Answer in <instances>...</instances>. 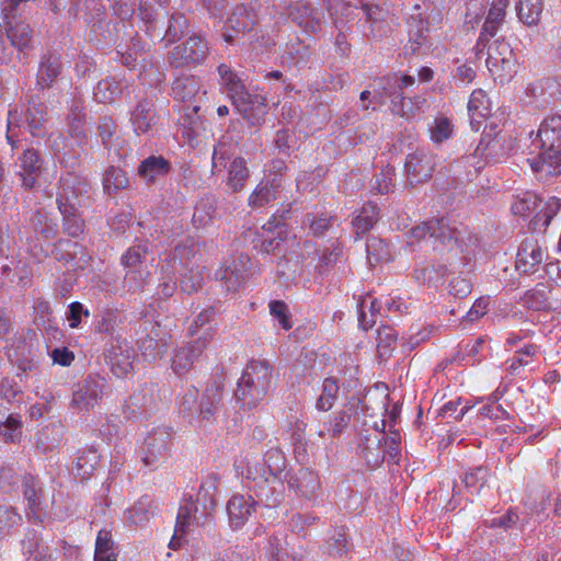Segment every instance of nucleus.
<instances>
[{
	"label": "nucleus",
	"instance_id": "obj_1",
	"mask_svg": "<svg viewBox=\"0 0 561 561\" xmlns=\"http://www.w3.org/2000/svg\"><path fill=\"white\" fill-rule=\"evenodd\" d=\"M220 89L231 100L232 105L252 126H261L265 122L267 104L265 96L250 93L243 79L227 64L217 67Z\"/></svg>",
	"mask_w": 561,
	"mask_h": 561
},
{
	"label": "nucleus",
	"instance_id": "obj_2",
	"mask_svg": "<svg viewBox=\"0 0 561 561\" xmlns=\"http://www.w3.org/2000/svg\"><path fill=\"white\" fill-rule=\"evenodd\" d=\"M286 462V457L280 449L271 448L265 453L263 462L249 463L247 467L245 478L251 481L250 491L267 507H275L282 502V492H277L271 485V479L283 483L282 474Z\"/></svg>",
	"mask_w": 561,
	"mask_h": 561
},
{
	"label": "nucleus",
	"instance_id": "obj_3",
	"mask_svg": "<svg viewBox=\"0 0 561 561\" xmlns=\"http://www.w3.org/2000/svg\"><path fill=\"white\" fill-rule=\"evenodd\" d=\"M533 145L540 151L533 158H527L535 173L546 175L561 174V116L546 117L537 131Z\"/></svg>",
	"mask_w": 561,
	"mask_h": 561
},
{
	"label": "nucleus",
	"instance_id": "obj_4",
	"mask_svg": "<svg viewBox=\"0 0 561 561\" xmlns=\"http://www.w3.org/2000/svg\"><path fill=\"white\" fill-rule=\"evenodd\" d=\"M273 368L265 360H251L244 368L234 391L242 409H255L271 388Z\"/></svg>",
	"mask_w": 561,
	"mask_h": 561
},
{
	"label": "nucleus",
	"instance_id": "obj_5",
	"mask_svg": "<svg viewBox=\"0 0 561 561\" xmlns=\"http://www.w3.org/2000/svg\"><path fill=\"white\" fill-rule=\"evenodd\" d=\"M26 103L22 108L10 110L8 113L7 139L14 148V135L12 128H25L34 137H43L48 123V107L44 98L38 93H30L25 96Z\"/></svg>",
	"mask_w": 561,
	"mask_h": 561
},
{
	"label": "nucleus",
	"instance_id": "obj_6",
	"mask_svg": "<svg viewBox=\"0 0 561 561\" xmlns=\"http://www.w3.org/2000/svg\"><path fill=\"white\" fill-rule=\"evenodd\" d=\"M409 233L415 240H422L430 236L449 250L459 249L461 253H468L469 248L477 244L476 237L469 234L465 241L463 232L457 227L450 226L444 217L424 221L413 227Z\"/></svg>",
	"mask_w": 561,
	"mask_h": 561
},
{
	"label": "nucleus",
	"instance_id": "obj_7",
	"mask_svg": "<svg viewBox=\"0 0 561 561\" xmlns=\"http://www.w3.org/2000/svg\"><path fill=\"white\" fill-rule=\"evenodd\" d=\"M216 500L203 488L199 489L195 502L185 501L180 505L174 535L170 541V547L176 549L180 546V539L186 534L191 523L203 525L211 512L215 510Z\"/></svg>",
	"mask_w": 561,
	"mask_h": 561
},
{
	"label": "nucleus",
	"instance_id": "obj_8",
	"mask_svg": "<svg viewBox=\"0 0 561 561\" xmlns=\"http://www.w3.org/2000/svg\"><path fill=\"white\" fill-rule=\"evenodd\" d=\"M136 336L138 348L145 360L156 362L167 353L170 336L153 319L145 317L140 320L136 329Z\"/></svg>",
	"mask_w": 561,
	"mask_h": 561
},
{
	"label": "nucleus",
	"instance_id": "obj_9",
	"mask_svg": "<svg viewBox=\"0 0 561 561\" xmlns=\"http://www.w3.org/2000/svg\"><path fill=\"white\" fill-rule=\"evenodd\" d=\"M209 55V44L201 34H193L168 54V64L174 69L195 68L204 64Z\"/></svg>",
	"mask_w": 561,
	"mask_h": 561
},
{
	"label": "nucleus",
	"instance_id": "obj_10",
	"mask_svg": "<svg viewBox=\"0 0 561 561\" xmlns=\"http://www.w3.org/2000/svg\"><path fill=\"white\" fill-rule=\"evenodd\" d=\"M211 340V329L207 328L196 339L178 346L173 352L171 360V368L174 374L178 376L188 374L194 368V365L201 360Z\"/></svg>",
	"mask_w": 561,
	"mask_h": 561
},
{
	"label": "nucleus",
	"instance_id": "obj_11",
	"mask_svg": "<svg viewBox=\"0 0 561 561\" xmlns=\"http://www.w3.org/2000/svg\"><path fill=\"white\" fill-rule=\"evenodd\" d=\"M108 389L110 386L104 377L90 375L77 385L71 405L80 411H89L100 403Z\"/></svg>",
	"mask_w": 561,
	"mask_h": 561
},
{
	"label": "nucleus",
	"instance_id": "obj_12",
	"mask_svg": "<svg viewBox=\"0 0 561 561\" xmlns=\"http://www.w3.org/2000/svg\"><path fill=\"white\" fill-rule=\"evenodd\" d=\"M251 259L247 254H239L227 262L216 272V278L227 293L238 291L250 276Z\"/></svg>",
	"mask_w": 561,
	"mask_h": 561
},
{
	"label": "nucleus",
	"instance_id": "obj_13",
	"mask_svg": "<svg viewBox=\"0 0 561 561\" xmlns=\"http://www.w3.org/2000/svg\"><path fill=\"white\" fill-rule=\"evenodd\" d=\"M171 434L167 428L153 430L141 447V460L145 466L156 468L170 455Z\"/></svg>",
	"mask_w": 561,
	"mask_h": 561
},
{
	"label": "nucleus",
	"instance_id": "obj_14",
	"mask_svg": "<svg viewBox=\"0 0 561 561\" xmlns=\"http://www.w3.org/2000/svg\"><path fill=\"white\" fill-rule=\"evenodd\" d=\"M284 482L296 495L309 501L316 500L321 489L318 473L305 467L296 471H287L284 474Z\"/></svg>",
	"mask_w": 561,
	"mask_h": 561
},
{
	"label": "nucleus",
	"instance_id": "obj_15",
	"mask_svg": "<svg viewBox=\"0 0 561 561\" xmlns=\"http://www.w3.org/2000/svg\"><path fill=\"white\" fill-rule=\"evenodd\" d=\"M515 148L513 138L506 133L483 131L477 151L486 160L500 162L505 159Z\"/></svg>",
	"mask_w": 561,
	"mask_h": 561
},
{
	"label": "nucleus",
	"instance_id": "obj_16",
	"mask_svg": "<svg viewBox=\"0 0 561 561\" xmlns=\"http://www.w3.org/2000/svg\"><path fill=\"white\" fill-rule=\"evenodd\" d=\"M89 192V184L77 178L62 179L57 193V207L60 213L79 211L84 205V195Z\"/></svg>",
	"mask_w": 561,
	"mask_h": 561
},
{
	"label": "nucleus",
	"instance_id": "obj_17",
	"mask_svg": "<svg viewBox=\"0 0 561 561\" xmlns=\"http://www.w3.org/2000/svg\"><path fill=\"white\" fill-rule=\"evenodd\" d=\"M435 156L430 152L417 150L408 154L404 163L408 184L413 187L427 182L435 170Z\"/></svg>",
	"mask_w": 561,
	"mask_h": 561
},
{
	"label": "nucleus",
	"instance_id": "obj_18",
	"mask_svg": "<svg viewBox=\"0 0 561 561\" xmlns=\"http://www.w3.org/2000/svg\"><path fill=\"white\" fill-rule=\"evenodd\" d=\"M543 249L538 238L534 234L523 239L516 254L515 267L519 274L533 275L543 261Z\"/></svg>",
	"mask_w": 561,
	"mask_h": 561
},
{
	"label": "nucleus",
	"instance_id": "obj_19",
	"mask_svg": "<svg viewBox=\"0 0 561 561\" xmlns=\"http://www.w3.org/2000/svg\"><path fill=\"white\" fill-rule=\"evenodd\" d=\"M224 385L217 379L210 380L198 400L196 422H214L222 405Z\"/></svg>",
	"mask_w": 561,
	"mask_h": 561
},
{
	"label": "nucleus",
	"instance_id": "obj_20",
	"mask_svg": "<svg viewBox=\"0 0 561 561\" xmlns=\"http://www.w3.org/2000/svg\"><path fill=\"white\" fill-rule=\"evenodd\" d=\"M33 268L26 259L16 257L0 267V287L25 289L32 283Z\"/></svg>",
	"mask_w": 561,
	"mask_h": 561
},
{
	"label": "nucleus",
	"instance_id": "obj_21",
	"mask_svg": "<svg viewBox=\"0 0 561 561\" xmlns=\"http://www.w3.org/2000/svg\"><path fill=\"white\" fill-rule=\"evenodd\" d=\"M106 358L113 374L117 377H125L133 370L135 351L126 340L116 339L115 342H110V347L106 348Z\"/></svg>",
	"mask_w": 561,
	"mask_h": 561
},
{
	"label": "nucleus",
	"instance_id": "obj_22",
	"mask_svg": "<svg viewBox=\"0 0 561 561\" xmlns=\"http://www.w3.org/2000/svg\"><path fill=\"white\" fill-rule=\"evenodd\" d=\"M64 66L56 51H47L41 56L36 72L35 90L43 92L54 87L62 75Z\"/></svg>",
	"mask_w": 561,
	"mask_h": 561
},
{
	"label": "nucleus",
	"instance_id": "obj_23",
	"mask_svg": "<svg viewBox=\"0 0 561 561\" xmlns=\"http://www.w3.org/2000/svg\"><path fill=\"white\" fill-rule=\"evenodd\" d=\"M288 18L307 33L321 30L324 14L308 2L297 1L287 9Z\"/></svg>",
	"mask_w": 561,
	"mask_h": 561
},
{
	"label": "nucleus",
	"instance_id": "obj_24",
	"mask_svg": "<svg viewBox=\"0 0 561 561\" xmlns=\"http://www.w3.org/2000/svg\"><path fill=\"white\" fill-rule=\"evenodd\" d=\"M49 254L57 261L71 263L73 270H83L91 261V255L83 245L68 239L57 240Z\"/></svg>",
	"mask_w": 561,
	"mask_h": 561
},
{
	"label": "nucleus",
	"instance_id": "obj_25",
	"mask_svg": "<svg viewBox=\"0 0 561 561\" xmlns=\"http://www.w3.org/2000/svg\"><path fill=\"white\" fill-rule=\"evenodd\" d=\"M18 175L23 188L32 191L38 185V178L43 172V159L39 152L33 148L23 151L19 159Z\"/></svg>",
	"mask_w": 561,
	"mask_h": 561
},
{
	"label": "nucleus",
	"instance_id": "obj_26",
	"mask_svg": "<svg viewBox=\"0 0 561 561\" xmlns=\"http://www.w3.org/2000/svg\"><path fill=\"white\" fill-rule=\"evenodd\" d=\"M129 114V122L136 135L148 134L158 123L153 101L147 96H141Z\"/></svg>",
	"mask_w": 561,
	"mask_h": 561
},
{
	"label": "nucleus",
	"instance_id": "obj_27",
	"mask_svg": "<svg viewBox=\"0 0 561 561\" xmlns=\"http://www.w3.org/2000/svg\"><path fill=\"white\" fill-rule=\"evenodd\" d=\"M259 503L263 502L254 500L253 495H232L226 506L230 527L233 530L243 527Z\"/></svg>",
	"mask_w": 561,
	"mask_h": 561
},
{
	"label": "nucleus",
	"instance_id": "obj_28",
	"mask_svg": "<svg viewBox=\"0 0 561 561\" xmlns=\"http://www.w3.org/2000/svg\"><path fill=\"white\" fill-rule=\"evenodd\" d=\"M5 37L10 46L19 51V56L26 57L32 49L33 32L30 25L24 22H7L3 24Z\"/></svg>",
	"mask_w": 561,
	"mask_h": 561
},
{
	"label": "nucleus",
	"instance_id": "obj_29",
	"mask_svg": "<svg viewBox=\"0 0 561 561\" xmlns=\"http://www.w3.org/2000/svg\"><path fill=\"white\" fill-rule=\"evenodd\" d=\"M124 321L125 316L122 311L116 308H104L94 316V332L104 334L111 342H115L116 339H121L116 333Z\"/></svg>",
	"mask_w": 561,
	"mask_h": 561
},
{
	"label": "nucleus",
	"instance_id": "obj_30",
	"mask_svg": "<svg viewBox=\"0 0 561 561\" xmlns=\"http://www.w3.org/2000/svg\"><path fill=\"white\" fill-rule=\"evenodd\" d=\"M87 8L95 13V15H92L91 19L88 20L95 39L98 42H104L105 44L113 42L115 36L111 27V22L106 20L105 7L95 0H91L88 2Z\"/></svg>",
	"mask_w": 561,
	"mask_h": 561
},
{
	"label": "nucleus",
	"instance_id": "obj_31",
	"mask_svg": "<svg viewBox=\"0 0 561 561\" xmlns=\"http://www.w3.org/2000/svg\"><path fill=\"white\" fill-rule=\"evenodd\" d=\"M23 494L27 502V516L30 519L41 520L43 511V489L41 481L32 474H26L22 481Z\"/></svg>",
	"mask_w": 561,
	"mask_h": 561
},
{
	"label": "nucleus",
	"instance_id": "obj_32",
	"mask_svg": "<svg viewBox=\"0 0 561 561\" xmlns=\"http://www.w3.org/2000/svg\"><path fill=\"white\" fill-rule=\"evenodd\" d=\"M153 387L145 386L135 391L124 404V413L127 417L146 416L154 402Z\"/></svg>",
	"mask_w": 561,
	"mask_h": 561
},
{
	"label": "nucleus",
	"instance_id": "obj_33",
	"mask_svg": "<svg viewBox=\"0 0 561 561\" xmlns=\"http://www.w3.org/2000/svg\"><path fill=\"white\" fill-rule=\"evenodd\" d=\"M172 169L171 162L162 156H149L138 165V175L147 183L153 184L165 178Z\"/></svg>",
	"mask_w": 561,
	"mask_h": 561
},
{
	"label": "nucleus",
	"instance_id": "obj_34",
	"mask_svg": "<svg viewBox=\"0 0 561 561\" xmlns=\"http://www.w3.org/2000/svg\"><path fill=\"white\" fill-rule=\"evenodd\" d=\"M256 24V13L253 8L243 3L237 4L226 20L228 31L245 34L253 31Z\"/></svg>",
	"mask_w": 561,
	"mask_h": 561
},
{
	"label": "nucleus",
	"instance_id": "obj_35",
	"mask_svg": "<svg viewBox=\"0 0 561 561\" xmlns=\"http://www.w3.org/2000/svg\"><path fill=\"white\" fill-rule=\"evenodd\" d=\"M282 187V179L279 175L274 174L268 176L266 181L259 183L256 188L249 197V206L251 208L263 207L277 198L279 188Z\"/></svg>",
	"mask_w": 561,
	"mask_h": 561
},
{
	"label": "nucleus",
	"instance_id": "obj_36",
	"mask_svg": "<svg viewBox=\"0 0 561 561\" xmlns=\"http://www.w3.org/2000/svg\"><path fill=\"white\" fill-rule=\"evenodd\" d=\"M415 13H412L408 19L409 44L405 45V54H415L422 46L428 32V23L423 19L422 13L419 12L420 7H415Z\"/></svg>",
	"mask_w": 561,
	"mask_h": 561
},
{
	"label": "nucleus",
	"instance_id": "obj_37",
	"mask_svg": "<svg viewBox=\"0 0 561 561\" xmlns=\"http://www.w3.org/2000/svg\"><path fill=\"white\" fill-rule=\"evenodd\" d=\"M28 222L34 232V237L49 241L55 239L58 234V225L43 209L35 210L31 215Z\"/></svg>",
	"mask_w": 561,
	"mask_h": 561
},
{
	"label": "nucleus",
	"instance_id": "obj_38",
	"mask_svg": "<svg viewBox=\"0 0 561 561\" xmlns=\"http://www.w3.org/2000/svg\"><path fill=\"white\" fill-rule=\"evenodd\" d=\"M156 508L153 499L145 494L130 508L126 510L125 518L130 525H144L154 515Z\"/></svg>",
	"mask_w": 561,
	"mask_h": 561
},
{
	"label": "nucleus",
	"instance_id": "obj_39",
	"mask_svg": "<svg viewBox=\"0 0 561 561\" xmlns=\"http://www.w3.org/2000/svg\"><path fill=\"white\" fill-rule=\"evenodd\" d=\"M327 9L332 18L333 25L337 30H344L348 22L358 16V8L351 2L336 1L331 3L328 1Z\"/></svg>",
	"mask_w": 561,
	"mask_h": 561
},
{
	"label": "nucleus",
	"instance_id": "obj_40",
	"mask_svg": "<svg viewBox=\"0 0 561 561\" xmlns=\"http://www.w3.org/2000/svg\"><path fill=\"white\" fill-rule=\"evenodd\" d=\"M126 87L127 84L115 78H105L98 82L93 91V96L99 103H112L119 98Z\"/></svg>",
	"mask_w": 561,
	"mask_h": 561
},
{
	"label": "nucleus",
	"instance_id": "obj_41",
	"mask_svg": "<svg viewBox=\"0 0 561 561\" xmlns=\"http://www.w3.org/2000/svg\"><path fill=\"white\" fill-rule=\"evenodd\" d=\"M485 62L491 76L502 84L508 82L517 71L515 56H510L505 59L496 58V60L486 58Z\"/></svg>",
	"mask_w": 561,
	"mask_h": 561
},
{
	"label": "nucleus",
	"instance_id": "obj_42",
	"mask_svg": "<svg viewBox=\"0 0 561 561\" xmlns=\"http://www.w3.org/2000/svg\"><path fill=\"white\" fill-rule=\"evenodd\" d=\"M61 442L60 426L50 424L43 427L35 435V447L41 454H48L56 449Z\"/></svg>",
	"mask_w": 561,
	"mask_h": 561
},
{
	"label": "nucleus",
	"instance_id": "obj_43",
	"mask_svg": "<svg viewBox=\"0 0 561 561\" xmlns=\"http://www.w3.org/2000/svg\"><path fill=\"white\" fill-rule=\"evenodd\" d=\"M250 176L249 169L247 168V162L243 158L237 157L232 160L229 167L227 186L233 193L241 192L245 182Z\"/></svg>",
	"mask_w": 561,
	"mask_h": 561
},
{
	"label": "nucleus",
	"instance_id": "obj_44",
	"mask_svg": "<svg viewBox=\"0 0 561 561\" xmlns=\"http://www.w3.org/2000/svg\"><path fill=\"white\" fill-rule=\"evenodd\" d=\"M362 10L366 15V21L370 23V33L373 37H381L387 33L389 26L385 22L387 11L377 4L364 3Z\"/></svg>",
	"mask_w": 561,
	"mask_h": 561
},
{
	"label": "nucleus",
	"instance_id": "obj_45",
	"mask_svg": "<svg viewBox=\"0 0 561 561\" xmlns=\"http://www.w3.org/2000/svg\"><path fill=\"white\" fill-rule=\"evenodd\" d=\"M149 254L148 241H137L130 245L122 255L121 264L125 268H142Z\"/></svg>",
	"mask_w": 561,
	"mask_h": 561
},
{
	"label": "nucleus",
	"instance_id": "obj_46",
	"mask_svg": "<svg viewBox=\"0 0 561 561\" xmlns=\"http://www.w3.org/2000/svg\"><path fill=\"white\" fill-rule=\"evenodd\" d=\"M379 219V208L374 203H366L359 214L353 219L352 225L357 236L369 231Z\"/></svg>",
	"mask_w": 561,
	"mask_h": 561
},
{
	"label": "nucleus",
	"instance_id": "obj_47",
	"mask_svg": "<svg viewBox=\"0 0 561 561\" xmlns=\"http://www.w3.org/2000/svg\"><path fill=\"white\" fill-rule=\"evenodd\" d=\"M350 422L351 414L348 411H337L330 416L328 422L323 423V427L317 434L321 438H324L327 435L336 438L348 427Z\"/></svg>",
	"mask_w": 561,
	"mask_h": 561
},
{
	"label": "nucleus",
	"instance_id": "obj_48",
	"mask_svg": "<svg viewBox=\"0 0 561 561\" xmlns=\"http://www.w3.org/2000/svg\"><path fill=\"white\" fill-rule=\"evenodd\" d=\"M190 21L184 13L173 12L169 18L168 27L162 37L167 45L176 43L188 33Z\"/></svg>",
	"mask_w": 561,
	"mask_h": 561
},
{
	"label": "nucleus",
	"instance_id": "obj_49",
	"mask_svg": "<svg viewBox=\"0 0 561 561\" xmlns=\"http://www.w3.org/2000/svg\"><path fill=\"white\" fill-rule=\"evenodd\" d=\"M94 561H117V552L110 530L101 529L98 533Z\"/></svg>",
	"mask_w": 561,
	"mask_h": 561
},
{
	"label": "nucleus",
	"instance_id": "obj_50",
	"mask_svg": "<svg viewBox=\"0 0 561 561\" xmlns=\"http://www.w3.org/2000/svg\"><path fill=\"white\" fill-rule=\"evenodd\" d=\"M22 546L23 552L28 554L26 561H51L49 548L39 542L34 531L26 535Z\"/></svg>",
	"mask_w": 561,
	"mask_h": 561
},
{
	"label": "nucleus",
	"instance_id": "obj_51",
	"mask_svg": "<svg viewBox=\"0 0 561 561\" xmlns=\"http://www.w3.org/2000/svg\"><path fill=\"white\" fill-rule=\"evenodd\" d=\"M340 391L339 380L334 377H328L322 382L321 394L317 399L316 409L327 412L334 405Z\"/></svg>",
	"mask_w": 561,
	"mask_h": 561
},
{
	"label": "nucleus",
	"instance_id": "obj_52",
	"mask_svg": "<svg viewBox=\"0 0 561 561\" xmlns=\"http://www.w3.org/2000/svg\"><path fill=\"white\" fill-rule=\"evenodd\" d=\"M103 191L108 196L115 195L119 190L128 186L126 173L116 167H108L103 175Z\"/></svg>",
	"mask_w": 561,
	"mask_h": 561
},
{
	"label": "nucleus",
	"instance_id": "obj_53",
	"mask_svg": "<svg viewBox=\"0 0 561 561\" xmlns=\"http://www.w3.org/2000/svg\"><path fill=\"white\" fill-rule=\"evenodd\" d=\"M367 261L370 265L391 260V251L388 243L375 236L366 241Z\"/></svg>",
	"mask_w": 561,
	"mask_h": 561
},
{
	"label": "nucleus",
	"instance_id": "obj_54",
	"mask_svg": "<svg viewBox=\"0 0 561 561\" xmlns=\"http://www.w3.org/2000/svg\"><path fill=\"white\" fill-rule=\"evenodd\" d=\"M36 0H3L1 3V24L7 22H24L27 3Z\"/></svg>",
	"mask_w": 561,
	"mask_h": 561
},
{
	"label": "nucleus",
	"instance_id": "obj_55",
	"mask_svg": "<svg viewBox=\"0 0 561 561\" xmlns=\"http://www.w3.org/2000/svg\"><path fill=\"white\" fill-rule=\"evenodd\" d=\"M519 20L527 25H536L541 16L542 0H519L516 5Z\"/></svg>",
	"mask_w": 561,
	"mask_h": 561
},
{
	"label": "nucleus",
	"instance_id": "obj_56",
	"mask_svg": "<svg viewBox=\"0 0 561 561\" xmlns=\"http://www.w3.org/2000/svg\"><path fill=\"white\" fill-rule=\"evenodd\" d=\"M414 78L408 75L398 77L397 75L385 76L379 79L378 85L381 90L380 96L387 98L389 95H393L399 91H402L404 88L412 85L414 83Z\"/></svg>",
	"mask_w": 561,
	"mask_h": 561
},
{
	"label": "nucleus",
	"instance_id": "obj_57",
	"mask_svg": "<svg viewBox=\"0 0 561 561\" xmlns=\"http://www.w3.org/2000/svg\"><path fill=\"white\" fill-rule=\"evenodd\" d=\"M0 436L7 444H20L23 437V422L21 416L9 414L4 424H0Z\"/></svg>",
	"mask_w": 561,
	"mask_h": 561
},
{
	"label": "nucleus",
	"instance_id": "obj_58",
	"mask_svg": "<svg viewBox=\"0 0 561 561\" xmlns=\"http://www.w3.org/2000/svg\"><path fill=\"white\" fill-rule=\"evenodd\" d=\"M550 290L543 284H538L537 287L527 290L522 302L533 310H545L549 307Z\"/></svg>",
	"mask_w": 561,
	"mask_h": 561
},
{
	"label": "nucleus",
	"instance_id": "obj_59",
	"mask_svg": "<svg viewBox=\"0 0 561 561\" xmlns=\"http://www.w3.org/2000/svg\"><path fill=\"white\" fill-rule=\"evenodd\" d=\"M22 374H16L13 377H4L0 381V397L8 403L20 401L23 389L21 383L23 382Z\"/></svg>",
	"mask_w": 561,
	"mask_h": 561
},
{
	"label": "nucleus",
	"instance_id": "obj_60",
	"mask_svg": "<svg viewBox=\"0 0 561 561\" xmlns=\"http://www.w3.org/2000/svg\"><path fill=\"white\" fill-rule=\"evenodd\" d=\"M199 392L194 386H191L183 394L179 404V412L190 422L196 421L198 411Z\"/></svg>",
	"mask_w": 561,
	"mask_h": 561
},
{
	"label": "nucleus",
	"instance_id": "obj_61",
	"mask_svg": "<svg viewBox=\"0 0 561 561\" xmlns=\"http://www.w3.org/2000/svg\"><path fill=\"white\" fill-rule=\"evenodd\" d=\"M328 553L334 558H342L350 551V543L347 540L346 529L344 527H336L327 542Z\"/></svg>",
	"mask_w": 561,
	"mask_h": 561
},
{
	"label": "nucleus",
	"instance_id": "obj_62",
	"mask_svg": "<svg viewBox=\"0 0 561 561\" xmlns=\"http://www.w3.org/2000/svg\"><path fill=\"white\" fill-rule=\"evenodd\" d=\"M343 255V248L341 242L334 240L331 244L324 248L319 257L317 268L321 275L325 274L332 266H334Z\"/></svg>",
	"mask_w": 561,
	"mask_h": 561
},
{
	"label": "nucleus",
	"instance_id": "obj_63",
	"mask_svg": "<svg viewBox=\"0 0 561 561\" xmlns=\"http://www.w3.org/2000/svg\"><path fill=\"white\" fill-rule=\"evenodd\" d=\"M539 353V346L536 344H527L524 347L516 351L515 355L506 363L507 371L513 375H519L522 367L528 365L527 357H534Z\"/></svg>",
	"mask_w": 561,
	"mask_h": 561
},
{
	"label": "nucleus",
	"instance_id": "obj_64",
	"mask_svg": "<svg viewBox=\"0 0 561 561\" xmlns=\"http://www.w3.org/2000/svg\"><path fill=\"white\" fill-rule=\"evenodd\" d=\"M397 331L389 327L382 325L377 331V348L380 357H389L397 344Z\"/></svg>",
	"mask_w": 561,
	"mask_h": 561
}]
</instances>
